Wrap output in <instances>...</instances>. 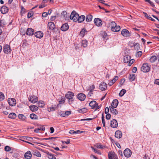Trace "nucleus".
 Segmentation results:
<instances>
[{"instance_id": "nucleus-1", "label": "nucleus", "mask_w": 159, "mask_h": 159, "mask_svg": "<svg viewBox=\"0 0 159 159\" xmlns=\"http://www.w3.org/2000/svg\"><path fill=\"white\" fill-rule=\"evenodd\" d=\"M110 25L111 26V30L112 31L117 32L120 30V26L119 25H117L115 22L111 21L110 23Z\"/></svg>"}, {"instance_id": "nucleus-2", "label": "nucleus", "mask_w": 159, "mask_h": 159, "mask_svg": "<svg viewBox=\"0 0 159 159\" xmlns=\"http://www.w3.org/2000/svg\"><path fill=\"white\" fill-rule=\"evenodd\" d=\"M74 96V93L70 91L68 92L65 95L66 98L69 100L68 102L69 104H71L73 102L74 100L72 99Z\"/></svg>"}, {"instance_id": "nucleus-3", "label": "nucleus", "mask_w": 159, "mask_h": 159, "mask_svg": "<svg viewBox=\"0 0 159 159\" xmlns=\"http://www.w3.org/2000/svg\"><path fill=\"white\" fill-rule=\"evenodd\" d=\"M79 15L75 11H73L70 16V19L72 20L73 21L76 22L77 21Z\"/></svg>"}, {"instance_id": "nucleus-4", "label": "nucleus", "mask_w": 159, "mask_h": 159, "mask_svg": "<svg viewBox=\"0 0 159 159\" xmlns=\"http://www.w3.org/2000/svg\"><path fill=\"white\" fill-rule=\"evenodd\" d=\"M150 69V67L149 66L147 63L143 64L142 66L141 69L142 71L143 72H147L149 71Z\"/></svg>"}, {"instance_id": "nucleus-5", "label": "nucleus", "mask_w": 159, "mask_h": 159, "mask_svg": "<svg viewBox=\"0 0 159 159\" xmlns=\"http://www.w3.org/2000/svg\"><path fill=\"white\" fill-rule=\"evenodd\" d=\"M89 106L91 107L92 109H95L96 110L99 109L100 108L95 101H91L89 103Z\"/></svg>"}, {"instance_id": "nucleus-6", "label": "nucleus", "mask_w": 159, "mask_h": 159, "mask_svg": "<svg viewBox=\"0 0 159 159\" xmlns=\"http://www.w3.org/2000/svg\"><path fill=\"white\" fill-rule=\"evenodd\" d=\"M3 51L5 54H8L11 53V49L9 45L5 44L3 47Z\"/></svg>"}, {"instance_id": "nucleus-7", "label": "nucleus", "mask_w": 159, "mask_h": 159, "mask_svg": "<svg viewBox=\"0 0 159 159\" xmlns=\"http://www.w3.org/2000/svg\"><path fill=\"white\" fill-rule=\"evenodd\" d=\"M121 34L124 37H129L131 35V33L130 32L126 29H123L121 32Z\"/></svg>"}, {"instance_id": "nucleus-8", "label": "nucleus", "mask_w": 159, "mask_h": 159, "mask_svg": "<svg viewBox=\"0 0 159 159\" xmlns=\"http://www.w3.org/2000/svg\"><path fill=\"white\" fill-rule=\"evenodd\" d=\"M108 157L109 159H118L117 155L112 151L108 153Z\"/></svg>"}, {"instance_id": "nucleus-9", "label": "nucleus", "mask_w": 159, "mask_h": 159, "mask_svg": "<svg viewBox=\"0 0 159 159\" xmlns=\"http://www.w3.org/2000/svg\"><path fill=\"white\" fill-rule=\"evenodd\" d=\"M29 101L32 103H34L37 102L38 100L37 97L34 96H29L28 97Z\"/></svg>"}, {"instance_id": "nucleus-10", "label": "nucleus", "mask_w": 159, "mask_h": 159, "mask_svg": "<svg viewBox=\"0 0 159 159\" xmlns=\"http://www.w3.org/2000/svg\"><path fill=\"white\" fill-rule=\"evenodd\" d=\"M94 22L96 25L98 26H101L102 24V20L99 18H95L94 19Z\"/></svg>"}, {"instance_id": "nucleus-11", "label": "nucleus", "mask_w": 159, "mask_h": 159, "mask_svg": "<svg viewBox=\"0 0 159 159\" xmlns=\"http://www.w3.org/2000/svg\"><path fill=\"white\" fill-rule=\"evenodd\" d=\"M125 156L127 157H129L131 156L132 152L129 148H126L124 152Z\"/></svg>"}, {"instance_id": "nucleus-12", "label": "nucleus", "mask_w": 159, "mask_h": 159, "mask_svg": "<svg viewBox=\"0 0 159 159\" xmlns=\"http://www.w3.org/2000/svg\"><path fill=\"white\" fill-rule=\"evenodd\" d=\"M9 105L11 106H15L16 104V100L14 98H9L8 100Z\"/></svg>"}, {"instance_id": "nucleus-13", "label": "nucleus", "mask_w": 159, "mask_h": 159, "mask_svg": "<svg viewBox=\"0 0 159 159\" xmlns=\"http://www.w3.org/2000/svg\"><path fill=\"white\" fill-rule=\"evenodd\" d=\"M77 97L79 100L83 101L85 99L86 96L83 93H79L77 95Z\"/></svg>"}, {"instance_id": "nucleus-14", "label": "nucleus", "mask_w": 159, "mask_h": 159, "mask_svg": "<svg viewBox=\"0 0 159 159\" xmlns=\"http://www.w3.org/2000/svg\"><path fill=\"white\" fill-rule=\"evenodd\" d=\"M107 87V85L106 83L104 82L101 83L99 85V89L102 91L105 90Z\"/></svg>"}, {"instance_id": "nucleus-15", "label": "nucleus", "mask_w": 159, "mask_h": 159, "mask_svg": "<svg viewBox=\"0 0 159 159\" xmlns=\"http://www.w3.org/2000/svg\"><path fill=\"white\" fill-rule=\"evenodd\" d=\"M43 33L40 31L36 32L34 33L35 36L36 38L40 39L43 37Z\"/></svg>"}, {"instance_id": "nucleus-16", "label": "nucleus", "mask_w": 159, "mask_h": 159, "mask_svg": "<svg viewBox=\"0 0 159 159\" xmlns=\"http://www.w3.org/2000/svg\"><path fill=\"white\" fill-rule=\"evenodd\" d=\"M111 125L112 128H116L117 127L118 123L115 119H113L111 121Z\"/></svg>"}, {"instance_id": "nucleus-17", "label": "nucleus", "mask_w": 159, "mask_h": 159, "mask_svg": "<svg viewBox=\"0 0 159 159\" xmlns=\"http://www.w3.org/2000/svg\"><path fill=\"white\" fill-rule=\"evenodd\" d=\"M0 11L2 14H4L8 12V9L6 6H3L1 7Z\"/></svg>"}, {"instance_id": "nucleus-18", "label": "nucleus", "mask_w": 159, "mask_h": 159, "mask_svg": "<svg viewBox=\"0 0 159 159\" xmlns=\"http://www.w3.org/2000/svg\"><path fill=\"white\" fill-rule=\"evenodd\" d=\"M69 28V26L67 23H65L61 26V29L63 31H65L67 30Z\"/></svg>"}, {"instance_id": "nucleus-19", "label": "nucleus", "mask_w": 159, "mask_h": 159, "mask_svg": "<svg viewBox=\"0 0 159 159\" xmlns=\"http://www.w3.org/2000/svg\"><path fill=\"white\" fill-rule=\"evenodd\" d=\"M34 33V30L31 28H28L26 31V34L30 36L33 35Z\"/></svg>"}, {"instance_id": "nucleus-20", "label": "nucleus", "mask_w": 159, "mask_h": 159, "mask_svg": "<svg viewBox=\"0 0 159 159\" xmlns=\"http://www.w3.org/2000/svg\"><path fill=\"white\" fill-rule=\"evenodd\" d=\"M118 104V101L117 99H115L113 100L111 104V106L110 107H112L114 108H116Z\"/></svg>"}, {"instance_id": "nucleus-21", "label": "nucleus", "mask_w": 159, "mask_h": 159, "mask_svg": "<svg viewBox=\"0 0 159 159\" xmlns=\"http://www.w3.org/2000/svg\"><path fill=\"white\" fill-rule=\"evenodd\" d=\"M115 108L113 107H109V109L110 112L114 115L118 114V111L117 110L115 109Z\"/></svg>"}, {"instance_id": "nucleus-22", "label": "nucleus", "mask_w": 159, "mask_h": 159, "mask_svg": "<svg viewBox=\"0 0 159 159\" xmlns=\"http://www.w3.org/2000/svg\"><path fill=\"white\" fill-rule=\"evenodd\" d=\"M48 26L50 30H52L55 28L54 24L52 22H49L48 23Z\"/></svg>"}, {"instance_id": "nucleus-23", "label": "nucleus", "mask_w": 159, "mask_h": 159, "mask_svg": "<svg viewBox=\"0 0 159 159\" xmlns=\"http://www.w3.org/2000/svg\"><path fill=\"white\" fill-rule=\"evenodd\" d=\"M122 136V133L120 130L116 131L115 133V136L117 138H120Z\"/></svg>"}, {"instance_id": "nucleus-24", "label": "nucleus", "mask_w": 159, "mask_h": 159, "mask_svg": "<svg viewBox=\"0 0 159 159\" xmlns=\"http://www.w3.org/2000/svg\"><path fill=\"white\" fill-rule=\"evenodd\" d=\"M45 130V128L43 126H42L40 127H38L35 128L34 129V132L38 133L39 132H40L39 131H44Z\"/></svg>"}, {"instance_id": "nucleus-25", "label": "nucleus", "mask_w": 159, "mask_h": 159, "mask_svg": "<svg viewBox=\"0 0 159 159\" xmlns=\"http://www.w3.org/2000/svg\"><path fill=\"white\" fill-rule=\"evenodd\" d=\"M30 109L32 111H36L38 109V107L34 105H32L29 107Z\"/></svg>"}, {"instance_id": "nucleus-26", "label": "nucleus", "mask_w": 159, "mask_h": 159, "mask_svg": "<svg viewBox=\"0 0 159 159\" xmlns=\"http://www.w3.org/2000/svg\"><path fill=\"white\" fill-rule=\"evenodd\" d=\"M32 156V154L31 152L30 151H28L25 153L24 155V157L25 158L27 159H30Z\"/></svg>"}, {"instance_id": "nucleus-27", "label": "nucleus", "mask_w": 159, "mask_h": 159, "mask_svg": "<svg viewBox=\"0 0 159 159\" xmlns=\"http://www.w3.org/2000/svg\"><path fill=\"white\" fill-rule=\"evenodd\" d=\"M61 16L64 18L65 19H67V17L69 16V14H67L66 11H63L61 13Z\"/></svg>"}, {"instance_id": "nucleus-28", "label": "nucleus", "mask_w": 159, "mask_h": 159, "mask_svg": "<svg viewBox=\"0 0 159 159\" xmlns=\"http://www.w3.org/2000/svg\"><path fill=\"white\" fill-rule=\"evenodd\" d=\"M131 57L130 56L128 55L125 56L124 57V61L125 63H128L130 61Z\"/></svg>"}, {"instance_id": "nucleus-29", "label": "nucleus", "mask_w": 159, "mask_h": 159, "mask_svg": "<svg viewBox=\"0 0 159 159\" xmlns=\"http://www.w3.org/2000/svg\"><path fill=\"white\" fill-rule=\"evenodd\" d=\"M18 118L23 121H25L26 119V117L23 114H19L18 115Z\"/></svg>"}, {"instance_id": "nucleus-30", "label": "nucleus", "mask_w": 159, "mask_h": 159, "mask_svg": "<svg viewBox=\"0 0 159 159\" xmlns=\"http://www.w3.org/2000/svg\"><path fill=\"white\" fill-rule=\"evenodd\" d=\"M85 19V16L84 15H81L80 16H79L77 21L79 23H81Z\"/></svg>"}, {"instance_id": "nucleus-31", "label": "nucleus", "mask_w": 159, "mask_h": 159, "mask_svg": "<svg viewBox=\"0 0 159 159\" xmlns=\"http://www.w3.org/2000/svg\"><path fill=\"white\" fill-rule=\"evenodd\" d=\"M157 59V57L155 56H152L150 59L149 61L151 63H153L155 62Z\"/></svg>"}, {"instance_id": "nucleus-32", "label": "nucleus", "mask_w": 159, "mask_h": 159, "mask_svg": "<svg viewBox=\"0 0 159 159\" xmlns=\"http://www.w3.org/2000/svg\"><path fill=\"white\" fill-rule=\"evenodd\" d=\"M93 18V16L90 14H89L86 16V21L87 22L91 21Z\"/></svg>"}, {"instance_id": "nucleus-33", "label": "nucleus", "mask_w": 159, "mask_h": 159, "mask_svg": "<svg viewBox=\"0 0 159 159\" xmlns=\"http://www.w3.org/2000/svg\"><path fill=\"white\" fill-rule=\"evenodd\" d=\"M38 106L41 108L43 107L45 105L44 102L41 100L39 101L38 102Z\"/></svg>"}, {"instance_id": "nucleus-34", "label": "nucleus", "mask_w": 159, "mask_h": 159, "mask_svg": "<svg viewBox=\"0 0 159 159\" xmlns=\"http://www.w3.org/2000/svg\"><path fill=\"white\" fill-rule=\"evenodd\" d=\"M16 116V114L14 113H10L8 116L9 118L12 119H15Z\"/></svg>"}, {"instance_id": "nucleus-35", "label": "nucleus", "mask_w": 159, "mask_h": 159, "mask_svg": "<svg viewBox=\"0 0 159 159\" xmlns=\"http://www.w3.org/2000/svg\"><path fill=\"white\" fill-rule=\"evenodd\" d=\"M30 117L31 119L33 120H36L38 119V118L37 116L33 113L30 114Z\"/></svg>"}, {"instance_id": "nucleus-36", "label": "nucleus", "mask_w": 159, "mask_h": 159, "mask_svg": "<svg viewBox=\"0 0 159 159\" xmlns=\"http://www.w3.org/2000/svg\"><path fill=\"white\" fill-rule=\"evenodd\" d=\"M81 43L82 46L84 47H87L88 44L87 40H82Z\"/></svg>"}, {"instance_id": "nucleus-37", "label": "nucleus", "mask_w": 159, "mask_h": 159, "mask_svg": "<svg viewBox=\"0 0 159 159\" xmlns=\"http://www.w3.org/2000/svg\"><path fill=\"white\" fill-rule=\"evenodd\" d=\"M87 109L85 108H83L81 109H79L77 111L78 112L81 113H85L87 111Z\"/></svg>"}, {"instance_id": "nucleus-38", "label": "nucleus", "mask_w": 159, "mask_h": 159, "mask_svg": "<svg viewBox=\"0 0 159 159\" xmlns=\"http://www.w3.org/2000/svg\"><path fill=\"white\" fill-rule=\"evenodd\" d=\"M126 92V90L125 89H122L119 93V96L120 97H122L124 95Z\"/></svg>"}, {"instance_id": "nucleus-39", "label": "nucleus", "mask_w": 159, "mask_h": 159, "mask_svg": "<svg viewBox=\"0 0 159 159\" xmlns=\"http://www.w3.org/2000/svg\"><path fill=\"white\" fill-rule=\"evenodd\" d=\"M135 78V75L134 74H130L129 77V80L130 81H133Z\"/></svg>"}, {"instance_id": "nucleus-40", "label": "nucleus", "mask_w": 159, "mask_h": 159, "mask_svg": "<svg viewBox=\"0 0 159 159\" xmlns=\"http://www.w3.org/2000/svg\"><path fill=\"white\" fill-rule=\"evenodd\" d=\"M86 32V30L84 29H83L80 31V35L81 36L83 37L84 36Z\"/></svg>"}, {"instance_id": "nucleus-41", "label": "nucleus", "mask_w": 159, "mask_h": 159, "mask_svg": "<svg viewBox=\"0 0 159 159\" xmlns=\"http://www.w3.org/2000/svg\"><path fill=\"white\" fill-rule=\"evenodd\" d=\"M47 154L48 155V158L49 159H56V158L53 155L48 152Z\"/></svg>"}, {"instance_id": "nucleus-42", "label": "nucleus", "mask_w": 159, "mask_h": 159, "mask_svg": "<svg viewBox=\"0 0 159 159\" xmlns=\"http://www.w3.org/2000/svg\"><path fill=\"white\" fill-rule=\"evenodd\" d=\"M34 155L38 157H41V154L39 151H36L34 152Z\"/></svg>"}, {"instance_id": "nucleus-43", "label": "nucleus", "mask_w": 159, "mask_h": 159, "mask_svg": "<svg viewBox=\"0 0 159 159\" xmlns=\"http://www.w3.org/2000/svg\"><path fill=\"white\" fill-rule=\"evenodd\" d=\"M21 138L23 139H26L29 141H30L31 139H32V138L30 137H27L26 136H23Z\"/></svg>"}, {"instance_id": "nucleus-44", "label": "nucleus", "mask_w": 159, "mask_h": 159, "mask_svg": "<svg viewBox=\"0 0 159 159\" xmlns=\"http://www.w3.org/2000/svg\"><path fill=\"white\" fill-rule=\"evenodd\" d=\"M57 114L61 116L65 117L64 111H59Z\"/></svg>"}, {"instance_id": "nucleus-45", "label": "nucleus", "mask_w": 159, "mask_h": 159, "mask_svg": "<svg viewBox=\"0 0 159 159\" xmlns=\"http://www.w3.org/2000/svg\"><path fill=\"white\" fill-rule=\"evenodd\" d=\"M4 94L2 92H0V101H2L4 99Z\"/></svg>"}, {"instance_id": "nucleus-46", "label": "nucleus", "mask_w": 159, "mask_h": 159, "mask_svg": "<svg viewBox=\"0 0 159 159\" xmlns=\"http://www.w3.org/2000/svg\"><path fill=\"white\" fill-rule=\"evenodd\" d=\"M96 147H97L98 148L101 149H103L105 147V146L102 145L100 143H97L96 145Z\"/></svg>"}, {"instance_id": "nucleus-47", "label": "nucleus", "mask_w": 159, "mask_h": 159, "mask_svg": "<svg viewBox=\"0 0 159 159\" xmlns=\"http://www.w3.org/2000/svg\"><path fill=\"white\" fill-rule=\"evenodd\" d=\"M145 2H148L150 5L153 7H155V5L153 3L151 2L150 0H144Z\"/></svg>"}, {"instance_id": "nucleus-48", "label": "nucleus", "mask_w": 159, "mask_h": 159, "mask_svg": "<svg viewBox=\"0 0 159 159\" xmlns=\"http://www.w3.org/2000/svg\"><path fill=\"white\" fill-rule=\"evenodd\" d=\"M102 122L103 124V126L104 127L105 126V119H104V117L103 115V113H102Z\"/></svg>"}, {"instance_id": "nucleus-49", "label": "nucleus", "mask_w": 159, "mask_h": 159, "mask_svg": "<svg viewBox=\"0 0 159 159\" xmlns=\"http://www.w3.org/2000/svg\"><path fill=\"white\" fill-rule=\"evenodd\" d=\"M71 113V111H66L64 112L65 114V117L66 116H68L70 115Z\"/></svg>"}, {"instance_id": "nucleus-50", "label": "nucleus", "mask_w": 159, "mask_h": 159, "mask_svg": "<svg viewBox=\"0 0 159 159\" xmlns=\"http://www.w3.org/2000/svg\"><path fill=\"white\" fill-rule=\"evenodd\" d=\"M118 79V77L117 76H115L114 78L111 80V81L114 84L116 80Z\"/></svg>"}, {"instance_id": "nucleus-51", "label": "nucleus", "mask_w": 159, "mask_h": 159, "mask_svg": "<svg viewBox=\"0 0 159 159\" xmlns=\"http://www.w3.org/2000/svg\"><path fill=\"white\" fill-rule=\"evenodd\" d=\"M4 150L6 152H9L11 150V148L9 146H6L5 147Z\"/></svg>"}, {"instance_id": "nucleus-52", "label": "nucleus", "mask_w": 159, "mask_h": 159, "mask_svg": "<svg viewBox=\"0 0 159 159\" xmlns=\"http://www.w3.org/2000/svg\"><path fill=\"white\" fill-rule=\"evenodd\" d=\"M107 36V34L105 31H104L102 34V37L104 39H106Z\"/></svg>"}, {"instance_id": "nucleus-53", "label": "nucleus", "mask_w": 159, "mask_h": 159, "mask_svg": "<svg viewBox=\"0 0 159 159\" xmlns=\"http://www.w3.org/2000/svg\"><path fill=\"white\" fill-rule=\"evenodd\" d=\"M133 46L135 48H136L137 50H139V44L138 43H136L134 44Z\"/></svg>"}, {"instance_id": "nucleus-54", "label": "nucleus", "mask_w": 159, "mask_h": 159, "mask_svg": "<svg viewBox=\"0 0 159 159\" xmlns=\"http://www.w3.org/2000/svg\"><path fill=\"white\" fill-rule=\"evenodd\" d=\"M65 102V99L63 98H61V100L59 101V102L60 104L63 103Z\"/></svg>"}, {"instance_id": "nucleus-55", "label": "nucleus", "mask_w": 159, "mask_h": 159, "mask_svg": "<svg viewBox=\"0 0 159 159\" xmlns=\"http://www.w3.org/2000/svg\"><path fill=\"white\" fill-rule=\"evenodd\" d=\"M106 114L107 115L106 116V119L107 120H109L110 119L111 117V114L109 113H107Z\"/></svg>"}, {"instance_id": "nucleus-56", "label": "nucleus", "mask_w": 159, "mask_h": 159, "mask_svg": "<svg viewBox=\"0 0 159 159\" xmlns=\"http://www.w3.org/2000/svg\"><path fill=\"white\" fill-rule=\"evenodd\" d=\"M36 139H45V140H50V139H54L55 138V137H50V138H44V139H40L39 138H36Z\"/></svg>"}, {"instance_id": "nucleus-57", "label": "nucleus", "mask_w": 159, "mask_h": 159, "mask_svg": "<svg viewBox=\"0 0 159 159\" xmlns=\"http://www.w3.org/2000/svg\"><path fill=\"white\" fill-rule=\"evenodd\" d=\"M109 108L108 107H107L105 108V113L106 114L108 113L109 111Z\"/></svg>"}, {"instance_id": "nucleus-58", "label": "nucleus", "mask_w": 159, "mask_h": 159, "mask_svg": "<svg viewBox=\"0 0 159 159\" xmlns=\"http://www.w3.org/2000/svg\"><path fill=\"white\" fill-rule=\"evenodd\" d=\"M142 54V52L141 51H139L137 52L136 53V56L138 57H140V56Z\"/></svg>"}, {"instance_id": "nucleus-59", "label": "nucleus", "mask_w": 159, "mask_h": 159, "mask_svg": "<svg viewBox=\"0 0 159 159\" xmlns=\"http://www.w3.org/2000/svg\"><path fill=\"white\" fill-rule=\"evenodd\" d=\"M33 15L32 13L28 12V13L27 17L28 18H30Z\"/></svg>"}, {"instance_id": "nucleus-60", "label": "nucleus", "mask_w": 159, "mask_h": 159, "mask_svg": "<svg viewBox=\"0 0 159 159\" xmlns=\"http://www.w3.org/2000/svg\"><path fill=\"white\" fill-rule=\"evenodd\" d=\"M125 79H122L120 81V84L121 85H122L125 82Z\"/></svg>"}, {"instance_id": "nucleus-61", "label": "nucleus", "mask_w": 159, "mask_h": 159, "mask_svg": "<svg viewBox=\"0 0 159 159\" xmlns=\"http://www.w3.org/2000/svg\"><path fill=\"white\" fill-rule=\"evenodd\" d=\"M48 15V13L46 12H44L42 14V16L43 17H46Z\"/></svg>"}, {"instance_id": "nucleus-62", "label": "nucleus", "mask_w": 159, "mask_h": 159, "mask_svg": "<svg viewBox=\"0 0 159 159\" xmlns=\"http://www.w3.org/2000/svg\"><path fill=\"white\" fill-rule=\"evenodd\" d=\"M84 132L83 131H80V130H77L76 131H75V134H80L83 133Z\"/></svg>"}, {"instance_id": "nucleus-63", "label": "nucleus", "mask_w": 159, "mask_h": 159, "mask_svg": "<svg viewBox=\"0 0 159 159\" xmlns=\"http://www.w3.org/2000/svg\"><path fill=\"white\" fill-rule=\"evenodd\" d=\"M154 84L159 85V79H156L155 80Z\"/></svg>"}, {"instance_id": "nucleus-64", "label": "nucleus", "mask_w": 159, "mask_h": 159, "mask_svg": "<svg viewBox=\"0 0 159 159\" xmlns=\"http://www.w3.org/2000/svg\"><path fill=\"white\" fill-rule=\"evenodd\" d=\"M137 70V68L136 67H134L133 69L132 72L133 73H135Z\"/></svg>"}]
</instances>
